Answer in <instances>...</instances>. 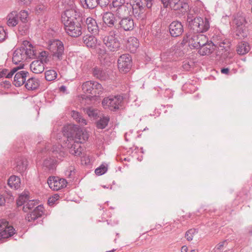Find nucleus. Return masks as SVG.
<instances>
[{"mask_svg":"<svg viewBox=\"0 0 252 252\" xmlns=\"http://www.w3.org/2000/svg\"><path fill=\"white\" fill-rule=\"evenodd\" d=\"M197 34H192L187 35L184 37L183 41L184 43H188L190 48H197Z\"/></svg>","mask_w":252,"mask_h":252,"instance_id":"29","label":"nucleus"},{"mask_svg":"<svg viewBox=\"0 0 252 252\" xmlns=\"http://www.w3.org/2000/svg\"><path fill=\"white\" fill-rule=\"evenodd\" d=\"M97 3L101 7H104L109 4L110 0H97Z\"/></svg>","mask_w":252,"mask_h":252,"instance_id":"56","label":"nucleus"},{"mask_svg":"<svg viewBox=\"0 0 252 252\" xmlns=\"http://www.w3.org/2000/svg\"><path fill=\"white\" fill-rule=\"evenodd\" d=\"M5 199L4 196L0 194V206H3L5 204Z\"/></svg>","mask_w":252,"mask_h":252,"instance_id":"61","label":"nucleus"},{"mask_svg":"<svg viewBox=\"0 0 252 252\" xmlns=\"http://www.w3.org/2000/svg\"><path fill=\"white\" fill-rule=\"evenodd\" d=\"M132 13L137 18H141V14L144 12V9L147 5L143 0H132L131 3Z\"/></svg>","mask_w":252,"mask_h":252,"instance_id":"15","label":"nucleus"},{"mask_svg":"<svg viewBox=\"0 0 252 252\" xmlns=\"http://www.w3.org/2000/svg\"><path fill=\"white\" fill-rule=\"evenodd\" d=\"M46 6L44 4H39L37 5L35 8V10L37 14H41L46 10Z\"/></svg>","mask_w":252,"mask_h":252,"instance_id":"52","label":"nucleus"},{"mask_svg":"<svg viewBox=\"0 0 252 252\" xmlns=\"http://www.w3.org/2000/svg\"><path fill=\"white\" fill-rule=\"evenodd\" d=\"M8 37L6 30L2 26H0V42L4 41Z\"/></svg>","mask_w":252,"mask_h":252,"instance_id":"51","label":"nucleus"},{"mask_svg":"<svg viewBox=\"0 0 252 252\" xmlns=\"http://www.w3.org/2000/svg\"><path fill=\"white\" fill-rule=\"evenodd\" d=\"M125 4H126L125 0H113L112 1V5L115 8H117Z\"/></svg>","mask_w":252,"mask_h":252,"instance_id":"53","label":"nucleus"},{"mask_svg":"<svg viewBox=\"0 0 252 252\" xmlns=\"http://www.w3.org/2000/svg\"><path fill=\"white\" fill-rule=\"evenodd\" d=\"M84 43L89 48H94L96 45L97 39L94 36L90 35H86L83 36Z\"/></svg>","mask_w":252,"mask_h":252,"instance_id":"32","label":"nucleus"},{"mask_svg":"<svg viewBox=\"0 0 252 252\" xmlns=\"http://www.w3.org/2000/svg\"><path fill=\"white\" fill-rule=\"evenodd\" d=\"M86 112L89 117H94L97 115L96 111L94 109L88 108L86 109Z\"/></svg>","mask_w":252,"mask_h":252,"instance_id":"55","label":"nucleus"},{"mask_svg":"<svg viewBox=\"0 0 252 252\" xmlns=\"http://www.w3.org/2000/svg\"><path fill=\"white\" fill-rule=\"evenodd\" d=\"M86 24L88 31L94 35L99 34V28L95 19L88 17L86 20Z\"/></svg>","mask_w":252,"mask_h":252,"instance_id":"20","label":"nucleus"},{"mask_svg":"<svg viewBox=\"0 0 252 252\" xmlns=\"http://www.w3.org/2000/svg\"><path fill=\"white\" fill-rule=\"evenodd\" d=\"M29 29L27 22L20 23L18 26V31L21 35L26 34Z\"/></svg>","mask_w":252,"mask_h":252,"instance_id":"46","label":"nucleus"},{"mask_svg":"<svg viewBox=\"0 0 252 252\" xmlns=\"http://www.w3.org/2000/svg\"><path fill=\"white\" fill-rule=\"evenodd\" d=\"M164 7L169 6L171 8L176 11L178 16L181 17L189 11V5L187 0H160Z\"/></svg>","mask_w":252,"mask_h":252,"instance_id":"4","label":"nucleus"},{"mask_svg":"<svg viewBox=\"0 0 252 252\" xmlns=\"http://www.w3.org/2000/svg\"><path fill=\"white\" fill-rule=\"evenodd\" d=\"M67 146L69 149V153L71 155L75 156H79L81 154L82 147L79 143H69V142H68Z\"/></svg>","mask_w":252,"mask_h":252,"instance_id":"30","label":"nucleus"},{"mask_svg":"<svg viewBox=\"0 0 252 252\" xmlns=\"http://www.w3.org/2000/svg\"><path fill=\"white\" fill-rule=\"evenodd\" d=\"M58 196H53L50 197L48 199V203L49 205H52L54 204L55 202L58 199Z\"/></svg>","mask_w":252,"mask_h":252,"instance_id":"58","label":"nucleus"},{"mask_svg":"<svg viewBox=\"0 0 252 252\" xmlns=\"http://www.w3.org/2000/svg\"><path fill=\"white\" fill-rule=\"evenodd\" d=\"M7 25L8 27H14L19 22L18 13L16 11H13L9 13L6 17Z\"/></svg>","mask_w":252,"mask_h":252,"instance_id":"25","label":"nucleus"},{"mask_svg":"<svg viewBox=\"0 0 252 252\" xmlns=\"http://www.w3.org/2000/svg\"><path fill=\"white\" fill-rule=\"evenodd\" d=\"M49 49L53 53V57L58 60H62L64 55V46L59 40H54L49 45Z\"/></svg>","mask_w":252,"mask_h":252,"instance_id":"10","label":"nucleus"},{"mask_svg":"<svg viewBox=\"0 0 252 252\" xmlns=\"http://www.w3.org/2000/svg\"><path fill=\"white\" fill-rule=\"evenodd\" d=\"M29 199L28 194L25 193L21 194L17 200V206L23 205V210L28 213L33 210L36 206L39 205L37 200H29Z\"/></svg>","mask_w":252,"mask_h":252,"instance_id":"8","label":"nucleus"},{"mask_svg":"<svg viewBox=\"0 0 252 252\" xmlns=\"http://www.w3.org/2000/svg\"><path fill=\"white\" fill-rule=\"evenodd\" d=\"M236 26V35L240 38H244L247 36L245 32V24L246 23L245 17L242 15H237L234 19Z\"/></svg>","mask_w":252,"mask_h":252,"instance_id":"13","label":"nucleus"},{"mask_svg":"<svg viewBox=\"0 0 252 252\" xmlns=\"http://www.w3.org/2000/svg\"><path fill=\"white\" fill-rule=\"evenodd\" d=\"M20 48H23L25 49H27V51L29 50H31V51H34L35 53V56H37V51L35 50V47L33 46L29 41L27 40H24L23 42L22 45Z\"/></svg>","mask_w":252,"mask_h":252,"instance_id":"44","label":"nucleus"},{"mask_svg":"<svg viewBox=\"0 0 252 252\" xmlns=\"http://www.w3.org/2000/svg\"><path fill=\"white\" fill-rule=\"evenodd\" d=\"M107 170V167L104 165H101L96 168L94 171L96 175L100 176L104 174Z\"/></svg>","mask_w":252,"mask_h":252,"instance_id":"49","label":"nucleus"},{"mask_svg":"<svg viewBox=\"0 0 252 252\" xmlns=\"http://www.w3.org/2000/svg\"><path fill=\"white\" fill-rule=\"evenodd\" d=\"M250 50L249 44L247 42H242L238 44L236 50L238 54L243 55L248 53Z\"/></svg>","mask_w":252,"mask_h":252,"instance_id":"36","label":"nucleus"},{"mask_svg":"<svg viewBox=\"0 0 252 252\" xmlns=\"http://www.w3.org/2000/svg\"><path fill=\"white\" fill-rule=\"evenodd\" d=\"M93 81H88L83 84L82 89L85 92L93 94L94 93L92 92L93 91Z\"/></svg>","mask_w":252,"mask_h":252,"instance_id":"40","label":"nucleus"},{"mask_svg":"<svg viewBox=\"0 0 252 252\" xmlns=\"http://www.w3.org/2000/svg\"><path fill=\"white\" fill-rule=\"evenodd\" d=\"M109 118L103 117L97 122L96 126L98 128L103 129L107 126Z\"/></svg>","mask_w":252,"mask_h":252,"instance_id":"42","label":"nucleus"},{"mask_svg":"<svg viewBox=\"0 0 252 252\" xmlns=\"http://www.w3.org/2000/svg\"><path fill=\"white\" fill-rule=\"evenodd\" d=\"M119 70L124 73L127 72L132 66V59L129 54L121 55L118 60Z\"/></svg>","mask_w":252,"mask_h":252,"instance_id":"11","label":"nucleus"},{"mask_svg":"<svg viewBox=\"0 0 252 252\" xmlns=\"http://www.w3.org/2000/svg\"><path fill=\"white\" fill-rule=\"evenodd\" d=\"M63 132L67 138V141L69 143H79L80 144L88 138L82 130L76 126L64 127Z\"/></svg>","mask_w":252,"mask_h":252,"instance_id":"3","label":"nucleus"},{"mask_svg":"<svg viewBox=\"0 0 252 252\" xmlns=\"http://www.w3.org/2000/svg\"><path fill=\"white\" fill-rule=\"evenodd\" d=\"M56 133L55 132H53L52 133V137H53V138H56V139H60V137H61V136L62 135V133H57V136L56 137Z\"/></svg>","mask_w":252,"mask_h":252,"instance_id":"63","label":"nucleus"},{"mask_svg":"<svg viewBox=\"0 0 252 252\" xmlns=\"http://www.w3.org/2000/svg\"><path fill=\"white\" fill-rule=\"evenodd\" d=\"M45 79L48 81H51L55 80L57 77V73L54 70H49L45 73Z\"/></svg>","mask_w":252,"mask_h":252,"instance_id":"41","label":"nucleus"},{"mask_svg":"<svg viewBox=\"0 0 252 252\" xmlns=\"http://www.w3.org/2000/svg\"><path fill=\"white\" fill-rule=\"evenodd\" d=\"M104 23L109 27H112L115 23V17L111 12H106L103 16Z\"/></svg>","mask_w":252,"mask_h":252,"instance_id":"34","label":"nucleus"},{"mask_svg":"<svg viewBox=\"0 0 252 252\" xmlns=\"http://www.w3.org/2000/svg\"><path fill=\"white\" fill-rule=\"evenodd\" d=\"M230 48V43L229 42H222L220 44V48L221 50L226 52L225 56H227V54H229Z\"/></svg>","mask_w":252,"mask_h":252,"instance_id":"47","label":"nucleus"},{"mask_svg":"<svg viewBox=\"0 0 252 252\" xmlns=\"http://www.w3.org/2000/svg\"><path fill=\"white\" fill-rule=\"evenodd\" d=\"M198 233L196 229L191 228L188 230L185 234V238L188 241L192 240L194 236Z\"/></svg>","mask_w":252,"mask_h":252,"instance_id":"45","label":"nucleus"},{"mask_svg":"<svg viewBox=\"0 0 252 252\" xmlns=\"http://www.w3.org/2000/svg\"><path fill=\"white\" fill-rule=\"evenodd\" d=\"M131 10V3H126V4L121 5L115 10L116 15L121 18L130 14Z\"/></svg>","mask_w":252,"mask_h":252,"instance_id":"21","label":"nucleus"},{"mask_svg":"<svg viewBox=\"0 0 252 252\" xmlns=\"http://www.w3.org/2000/svg\"><path fill=\"white\" fill-rule=\"evenodd\" d=\"M194 15L189 10L188 14L187 22L189 28L194 32L203 33L210 28L209 19L206 17L198 16L195 8L193 9Z\"/></svg>","mask_w":252,"mask_h":252,"instance_id":"2","label":"nucleus"},{"mask_svg":"<svg viewBox=\"0 0 252 252\" xmlns=\"http://www.w3.org/2000/svg\"><path fill=\"white\" fill-rule=\"evenodd\" d=\"M123 97L120 95L110 96L105 97L102 101V105L105 109H109L111 111H116L121 106Z\"/></svg>","mask_w":252,"mask_h":252,"instance_id":"9","label":"nucleus"},{"mask_svg":"<svg viewBox=\"0 0 252 252\" xmlns=\"http://www.w3.org/2000/svg\"><path fill=\"white\" fill-rule=\"evenodd\" d=\"M15 229L12 226L8 225V222L6 221L5 227L0 231V240L2 239L9 238L15 234Z\"/></svg>","mask_w":252,"mask_h":252,"instance_id":"26","label":"nucleus"},{"mask_svg":"<svg viewBox=\"0 0 252 252\" xmlns=\"http://www.w3.org/2000/svg\"><path fill=\"white\" fill-rule=\"evenodd\" d=\"M214 50L213 43L208 41L205 44L202 45L198 48V53L201 56L208 55Z\"/></svg>","mask_w":252,"mask_h":252,"instance_id":"22","label":"nucleus"},{"mask_svg":"<svg viewBox=\"0 0 252 252\" xmlns=\"http://www.w3.org/2000/svg\"><path fill=\"white\" fill-rule=\"evenodd\" d=\"M19 18L22 23L28 22L29 12L27 10H21L19 12Z\"/></svg>","mask_w":252,"mask_h":252,"instance_id":"48","label":"nucleus"},{"mask_svg":"<svg viewBox=\"0 0 252 252\" xmlns=\"http://www.w3.org/2000/svg\"><path fill=\"white\" fill-rule=\"evenodd\" d=\"M21 180L18 176L13 175L9 177L8 185L11 188L17 189L20 187Z\"/></svg>","mask_w":252,"mask_h":252,"instance_id":"35","label":"nucleus"},{"mask_svg":"<svg viewBox=\"0 0 252 252\" xmlns=\"http://www.w3.org/2000/svg\"><path fill=\"white\" fill-rule=\"evenodd\" d=\"M47 183L51 189L58 190L65 187L67 182L65 179L58 177H50L47 180Z\"/></svg>","mask_w":252,"mask_h":252,"instance_id":"14","label":"nucleus"},{"mask_svg":"<svg viewBox=\"0 0 252 252\" xmlns=\"http://www.w3.org/2000/svg\"><path fill=\"white\" fill-rule=\"evenodd\" d=\"M15 170L21 174H23L26 171L27 167V161L23 158L20 157L17 158L16 161Z\"/></svg>","mask_w":252,"mask_h":252,"instance_id":"27","label":"nucleus"},{"mask_svg":"<svg viewBox=\"0 0 252 252\" xmlns=\"http://www.w3.org/2000/svg\"><path fill=\"white\" fill-rule=\"evenodd\" d=\"M71 115L74 120L79 123H80L82 125H87L86 120L82 118L78 112L74 110L72 111L71 112Z\"/></svg>","mask_w":252,"mask_h":252,"instance_id":"38","label":"nucleus"},{"mask_svg":"<svg viewBox=\"0 0 252 252\" xmlns=\"http://www.w3.org/2000/svg\"><path fill=\"white\" fill-rule=\"evenodd\" d=\"M27 50V49H25L23 48H19L14 52L12 62L14 64H17L20 63L19 65L20 64L24 65L23 62L27 59H32L36 57L34 51H31L30 49L28 51Z\"/></svg>","mask_w":252,"mask_h":252,"instance_id":"5","label":"nucleus"},{"mask_svg":"<svg viewBox=\"0 0 252 252\" xmlns=\"http://www.w3.org/2000/svg\"><path fill=\"white\" fill-rule=\"evenodd\" d=\"M120 28L125 31H131L135 26V23L131 17L122 18L119 22Z\"/></svg>","mask_w":252,"mask_h":252,"instance_id":"19","label":"nucleus"},{"mask_svg":"<svg viewBox=\"0 0 252 252\" xmlns=\"http://www.w3.org/2000/svg\"><path fill=\"white\" fill-rule=\"evenodd\" d=\"M197 41L196 42L197 48H199L202 45H204L208 41L207 37L202 34H197Z\"/></svg>","mask_w":252,"mask_h":252,"instance_id":"43","label":"nucleus"},{"mask_svg":"<svg viewBox=\"0 0 252 252\" xmlns=\"http://www.w3.org/2000/svg\"><path fill=\"white\" fill-rule=\"evenodd\" d=\"M84 8L93 9L97 5V0H80Z\"/></svg>","mask_w":252,"mask_h":252,"instance_id":"37","label":"nucleus"},{"mask_svg":"<svg viewBox=\"0 0 252 252\" xmlns=\"http://www.w3.org/2000/svg\"><path fill=\"white\" fill-rule=\"evenodd\" d=\"M75 174V168L74 166H70L65 171V175L66 177L72 178Z\"/></svg>","mask_w":252,"mask_h":252,"instance_id":"50","label":"nucleus"},{"mask_svg":"<svg viewBox=\"0 0 252 252\" xmlns=\"http://www.w3.org/2000/svg\"><path fill=\"white\" fill-rule=\"evenodd\" d=\"M169 30L171 35L173 37L179 36L184 32L182 24L178 21L172 22L169 26Z\"/></svg>","mask_w":252,"mask_h":252,"instance_id":"16","label":"nucleus"},{"mask_svg":"<svg viewBox=\"0 0 252 252\" xmlns=\"http://www.w3.org/2000/svg\"><path fill=\"white\" fill-rule=\"evenodd\" d=\"M50 147L49 143L44 142L41 143V141H39L37 146V151L38 154H42L48 152L52 155V158H47L43 161V165L48 170L53 171L56 168L58 160H62L66 155V153L64 148L59 143L53 145L51 150Z\"/></svg>","mask_w":252,"mask_h":252,"instance_id":"1","label":"nucleus"},{"mask_svg":"<svg viewBox=\"0 0 252 252\" xmlns=\"http://www.w3.org/2000/svg\"><path fill=\"white\" fill-rule=\"evenodd\" d=\"M93 93L94 94L93 95L95 96L99 95L102 94L103 92V88L102 85L97 82H93Z\"/></svg>","mask_w":252,"mask_h":252,"instance_id":"39","label":"nucleus"},{"mask_svg":"<svg viewBox=\"0 0 252 252\" xmlns=\"http://www.w3.org/2000/svg\"><path fill=\"white\" fill-rule=\"evenodd\" d=\"M6 220H0V231L3 229V228L5 227V224H6Z\"/></svg>","mask_w":252,"mask_h":252,"instance_id":"60","label":"nucleus"},{"mask_svg":"<svg viewBox=\"0 0 252 252\" xmlns=\"http://www.w3.org/2000/svg\"><path fill=\"white\" fill-rule=\"evenodd\" d=\"M43 207L42 205H37L35 208L27 214L26 219L29 222L33 221L42 216L43 214Z\"/></svg>","mask_w":252,"mask_h":252,"instance_id":"17","label":"nucleus"},{"mask_svg":"<svg viewBox=\"0 0 252 252\" xmlns=\"http://www.w3.org/2000/svg\"><path fill=\"white\" fill-rule=\"evenodd\" d=\"M229 69L228 68H223L221 69V72L223 74H228Z\"/></svg>","mask_w":252,"mask_h":252,"instance_id":"64","label":"nucleus"},{"mask_svg":"<svg viewBox=\"0 0 252 252\" xmlns=\"http://www.w3.org/2000/svg\"><path fill=\"white\" fill-rule=\"evenodd\" d=\"M79 17V13L77 11L73 1H71L70 8L66 9L61 15V19L64 26L77 22V17Z\"/></svg>","mask_w":252,"mask_h":252,"instance_id":"6","label":"nucleus"},{"mask_svg":"<svg viewBox=\"0 0 252 252\" xmlns=\"http://www.w3.org/2000/svg\"><path fill=\"white\" fill-rule=\"evenodd\" d=\"M39 80L35 77H31L28 79L25 84L26 88L28 90H35L39 86Z\"/></svg>","mask_w":252,"mask_h":252,"instance_id":"28","label":"nucleus"},{"mask_svg":"<svg viewBox=\"0 0 252 252\" xmlns=\"http://www.w3.org/2000/svg\"><path fill=\"white\" fill-rule=\"evenodd\" d=\"M93 75L95 77L101 80H105L108 77V74L106 70L97 67L93 69Z\"/></svg>","mask_w":252,"mask_h":252,"instance_id":"33","label":"nucleus"},{"mask_svg":"<svg viewBox=\"0 0 252 252\" xmlns=\"http://www.w3.org/2000/svg\"><path fill=\"white\" fill-rule=\"evenodd\" d=\"M226 243V241H224L223 242H221L217 246H216V248L218 249V250H221V249L223 248V247L224 246V245H225Z\"/></svg>","mask_w":252,"mask_h":252,"instance_id":"62","label":"nucleus"},{"mask_svg":"<svg viewBox=\"0 0 252 252\" xmlns=\"http://www.w3.org/2000/svg\"><path fill=\"white\" fill-rule=\"evenodd\" d=\"M147 5V7L148 8H151L153 5L154 0H143Z\"/></svg>","mask_w":252,"mask_h":252,"instance_id":"59","label":"nucleus"},{"mask_svg":"<svg viewBox=\"0 0 252 252\" xmlns=\"http://www.w3.org/2000/svg\"><path fill=\"white\" fill-rule=\"evenodd\" d=\"M164 96L168 98H172L173 96V92L171 90L166 89L165 90Z\"/></svg>","mask_w":252,"mask_h":252,"instance_id":"57","label":"nucleus"},{"mask_svg":"<svg viewBox=\"0 0 252 252\" xmlns=\"http://www.w3.org/2000/svg\"><path fill=\"white\" fill-rule=\"evenodd\" d=\"M31 70L34 73L39 74L44 70V64L43 61L39 60L33 61L30 64Z\"/></svg>","mask_w":252,"mask_h":252,"instance_id":"23","label":"nucleus"},{"mask_svg":"<svg viewBox=\"0 0 252 252\" xmlns=\"http://www.w3.org/2000/svg\"><path fill=\"white\" fill-rule=\"evenodd\" d=\"M66 33L72 37H78L82 34V27L78 21L64 26Z\"/></svg>","mask_w":252,"mask_h":252,"instance_id":"12","label":"nucleus"},{"mask_svg":"<svg viewBox=\"0 0 252 252\" xmlns=\"http://www.w3.org/2000/svg\"><path fill=\"white\" fill-rule=\"evenodd\" d=\"M37 55L38 54V53L37 52ZM39 57L41 58L40 61H43V62H46V61H47V58L48 56V53L46 51H41L39 53Z\"/></svg>","mask_w":252,"mask_h":252,"instance_id":"54","label":"nucleus"},{"mask_svg":"<svg viewBox=\"0 0 252 252\" xmlns=\"http://www.w3.org/2000/svg\"><path fill=\"white\" fill-rule=\"evenodd\" d=\"M104 44L107 49L112 52L118 51L120 46L121 43L118 38L117 32L115 31H111L109 34L103 38Z\"/></svg>","mask_w":252,"mask_h":252,"instance_id":"7","label":"nucleus"},{"mask_svg":"<svg viewBox=\"0 0 252 252\" xmlns=\"http://www.w3.org/2000/svg\"><path fill=\"white\" fill-rule=\"evenodd\" d=\"M139 45L138 40L135 37L131 36L127 39L126 48L131 53H135Z\"/></svg>","mask_w":252,"mask_h":252,"instance_id":"24","label":"nucleus"},{"mask_svg":"<svg viewBox=\"0 0 252 252\" xmlns=\"http://www.w3.org/2000/svg\"><path fill=\"white\" fill-rule=\"evenodd\" d=\"M29 72L25 70L16 72L14 77V85L16 87H20L25 84Z\"/></svg>","mask_w":252,"mask_h":252,"instance_id":"18","label":"nucleus"},{"mask_svg":"<svg viewBox=\"0 0 252 252\" xmlns=\"http://www.w3.org/2000/svg\"><path fill=\"white\" fill-rule=\"evenodd\" d=\"M23 68V65L20 64V65L13 67L11 70L8 72V70L6 69H3L0 70V78L5 77L7 78H11L13 74L16 73L18 70Z\"/></svg>","mask_w":252,"mask_h":252,"instance_id":"31","label":"nucleus"}]
</instances>
